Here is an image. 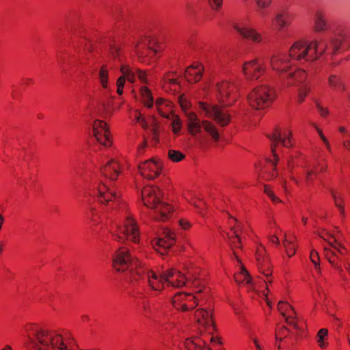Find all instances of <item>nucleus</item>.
<instances>
[{
	"mask_svg": "<svg viewBox=\"0 0 350 350\" xmlns=\"http://www.w3.org/2000/svg\"><path fill=\"white\" fill-rule=\"evenodd\" d=\"M228 231L226 232L229 241V244L233 251L237 265V271L234 273V278L235 282L241 286H245L249 291L256 293L258 296L265 299L269 306H271L268 300L269 293L267 279L265 278L260 281H254L247 270L243 265L239 256V250L242 247V243L240 239L241 225L234 217H229L228 219Z\"/></svg>",
	"mask_w": 350,
	"mask_h": 350,
	"instance_id": "f257e3e1",
	"label": "nucleus"
},
{
	"mask_svg": "<svg viewBox=\"0 0 350 350\" xmlns=\"http://www.w3.org/2000/svg\"><path fill=\"white\" fill-rule=\"evenodd\" d=\"M27 337L25 350H75V338L62 330H53L36 323H27L25 326Z\"/></svg>",
	"mask_w": 350,
	"mask_h": 350,
	"instance_id": "f03ea898",
	"label": "nucleus"
},
{
	"mask_svg": "<svg viewBox=\"0 0 350 350\" xmlns=\"http://www.w3.org/2000/svg\"><path fill=\"white\" fill-rule=\"evenodd\" d=\"M194 320L202 334L200 336L187 338L185 347L187 350H217L221 345L220 337L215 334V325L211 310L198 308L195 311Z\"/></svg>",
	"mask_w": 350,
	"mask_h": 350,
	"instance_id": "7ed1b4c3",
	"label": "nucleus"
},
{
	"mask_svg": "<svg viewBox=\"0 0 350 350\" xmlns=\"http://www.w3.org/2000/svg\"><path fill=\"white\" fill-rule=\"evenodd\" d=\"M270 139L272 142L271 157L265 159L259 163V166H256L258 170V178L267 181L273 180L278 176L276 166L279 159L278 155L279 144L286 148H291L294 145L291 126L286 124L276 128L271 134Z\"/></svg>",
	"mask_w": 350,
	"mask_h": 350,
	"instance_id": "20e7f679",
	"label": "nucleus"
},
{
	"mask_svg": "<svg viewBox=\"0 0 350 350\" xmlns=\"http://www.w3.org/2000/svg\"><path fill=\"white\" fill-rule=\"evenodd\" d=\"M291 60L285 53H278L271 55L269 62L271 70L284 77V85L287 88L298 86L308 78L307 71Z\"/></svg>",
	"mask_w": 350,
	"mask_h": 350,
	"instance_id": "39448f33",
	"label": "nucleus"
},
{
	"mask_svg": "<svg viewBox=\"0 0 350 350\" xmlns=\"http://www.w3.org/2000/svg\"><path fill=\"white\" fill-rule=\"evenodd\" d=\"M316 234L328 244V246L324 247L325 258L334 269L338 272H342L340 256L346 255L347 250L340 241V230L337 227L332 231L325 228H319L317 230Z\"/></svg>",
	"mask_w": 350,
	"mask_h": 350,
	"instance_id": "423d86ee",
	"label": "nucleus"
},
{
	"mask_svg": "<svg viewBox=\"0 0 350 350\" xmlns=\"http://www.w3.org/2000/svg\"><path fill=\"white\" fill-rule=\"evenodd\" d=\"M325 52L317 40L299 39L295 41L288 50L289 58L300 63H312L320 59Z\"/></svg>",
	"mask_w": 350,
	"mask_h": 350,
	"instance_id": "0eeeda50",
	"label": "nucleus"
},
{
	"mask_svg": "<svg viewBox=\"0 0 350 350\" xmlns=\"http://www.w3.org/2000/svg\"><path fill=\"white\" fill-rule=\"evenodd\" d=\"M276 97L274 88L269 84L262 83L256 85L249 92L247 102L252 109L260 110L271 106Z\"/></svg>",
	"mask_w": 350,
	"mask_h": 350,
	"instance_id": "6e6552de",
	"label": "nucleus"
},
{
	"mask_svg": "<svg viewBox=\"0 0 350 350\" xmlns=\"http://www.w3.org/2000/svg\"><path fill=\"white\" fill-rule=\"evenodd\" d=\"M124 211L123 220L117 226V229L113 236L118 242H124L126 240L138 243L140 240L139 226L133 215L126 209H122Z\"/></svg>",
	"mask_w": 350,
	"mask_h": 350,
	"instance_id": "1a4fd4ad",
	"label": "nucleus"
},
{
	"mask_svg": "<svg viewBox=\"0 0 350 350\" xmlns=\"http://www.w3.org/2000/svg\"><path fill=\"white\" fill-rule=\"evenodd\" d=\"M145 273H146L148 286L152 290L161 291L167 287L165 270L160 273L154 270L148 269L145 264L137 260L135 262V269L131 272L133 280H139Z\"/></svg>",
	"mask_w": 350,
	"mask_h": 350,
	"instance_id": "9d476101",
	"label": "nucleus"
},
{
	"mask_svg": "<svg viewBox=\"0 0 350 350\" xmlns=\"http://www.w3.org/2000/svg\"><path fill=\"white\" fill-rule=\"evenodd\" d=\"M208 289L205 286L196 288L192 293H176L172 299V304L176 310L186 312L194 308L201 298V293H207Z\"/></svg>",
	"mask_w": 350,
	"mask_h": 350,
	"instance_id": "9b49d317",
	"label": "nucleus"
},
{
	"mask_svg": "<svg viewBox=\"0 0 350 350\" xmlns=\"http://www.w3.org/2000/svg\"><path fill=\"white\" fill-rule=\"evenodd\" d=\"M267 72V65L260 57L245 61L241 66L242 75L248 82H256L262 79Z\"/></svg>",
	"mask_w": 350,
	"mask_h": 350,
	"instance_id": "f8f14e48",
	"label": "nucleus"
},
{
	"mask_svg": "<svg viewBox=\"0 0 350 350\" xmlns=\"http://www.w3.org/2000/svg\"><path fill=\"white\" fill-rule=\"evenodd\" d=\"M217 98L224 106H232L239 97L238 88L234 82L224 80L217 83Z\"/></svg>",
	"mask_w": 350,
	"mask_h": 350,
	"instance_id": "ddd939ff",
	"label": "nucleus"
},
{
	"mask_svg": "<svg viewBox=\"0 0 350 350\" xmlns=\"http://www.w3.org/2000/svg\"><path fill=\"white\" fill-rule=\"evenodd\" d=\"M97 198L102 204L109 205V203H113L119 209H126V202L122 199L120 193L114 187L100 184L98 187Z\"/></svg>",
	"mask_w": 350,
	"mask_h": 350,
	"instance_id": "4468645a",
	"label": "nucleus"
},
{
	"mask_svg": "<svg viewBox=\"0 0 350 350\" xmlns=\"http://www.w3.org/2000/svg\"><path fill=\"white\" fill-rule=\"evenodd\" d=\"M127 165V161L125 159L113 157L100 166L99 172L103 176L114 181L118 180Z\"/></svg>",
	"mask_w": 350,
	"mask_h": 350,
	"instance_id": "2eb2a0df",
	"label": "nucleus"
},
{
	"mask_svg": "<svg viewBox=\"0 0 350 350\" xmlns=\"http://www.w3.org/2000/svg\"><path fill=\"white\" fill-rule=\"evenodd\" d=\"M255 258L259 273L271 284L273 280L272 266L265 246L258 241L256 242Z\"/></svg>",
	"mask_w": 350,
	"mask_h": 350,
	"instance_id": "dca6fc26",
	"label": "nucleus"
},
{
	"mask_svg": "<svg viewBox=\"0 0 350 350\" xmlns=\"http://www.w3.org/2000/svg\"><path fill=\"white\" fill-rule=\"evenodd\" d=\"M163 164L158 157H152L139 163L138 172L143 178L147 180H154L162 173Z\"/></svg>",
	"mask_w": 350,
	"mask_h": 350,
	"instance_id": "f3484780",
	"label": "nucleus"
},
{
	"mask_svg": "<svg viewBox=\"0 0 350 350\" xmlns=\"http://www.w3.org/2000/svg\"><path fill=\"white\" fill-rule=\"evenodd\" d=\"M92 131L96 142L105 148L113 145V136L108 124L101 120H95L92 122Z\"/></svg>",
	"mask_w": 350,
	"mask_h": 350,
	"instance_id": "a211bd4d",
	"label": "nucleus"
},
{
	"mask_svg": "<svg viewBox=\"0 0 350 350\" xmlns=\"http://www.w3.org/2000/svg\"><path fill=\"white\" fill-rule=\"evenodd\" d=\"M176 242V232L169 228H164L159 237L152 239L151 245L157 252L164 255L175 245Z\"/></svg>",
	"mask_w": 350,
	"mask_h": 350,
	"instance_id": "6ab92c4d",
	"label": "nucleus"
},
{
	"mask_svg": "<svg viewBox=\"0 0 350 350\" xmlns=\"http://www.w3.org/2000/svg\"><path fill=\"white\" fill-rule=\"evenodd\" d=\"M199 107L204 112L206 117L213 119L219 125L225 126L230 123V113L217 105L200 102Z\"/></svg>",
	"mask_w": 350,
	"mask_h": 350,
	"instance_id": "aec40b11",
	"label": "nucleus"
},
{
	"mask_svg": "<svg viewBox=\"0 0 350 350\" xmlns=\"http://www.w3.org/2000/svg\"><path fill=\"white\" fill-rule=\"evenodd\" d=\"M132 262V256L129 250L125 247H120L112 255L111 266L117 272L126 271Z\"/></svg>",
	"mask_w": 350,
	"mask_h": 350,
	"instance_id": "412c9836",
	"label": "nucleus"
},
{
	"mask_svg": "<svg viewBox=\"0 0 350 350\" xmlns=\"http://www.w3.org/2000/svg\"><path fill=\"white\" fill-rule=\"evenodd\" d=\"M148 37L142 36L133 43V48L137 60L145 65H151L155 62V57L146 49Z\"/></svg>",
	"mask_w": 350,
	"mask_h": 350,
	"instance_id": "4be33fe9",
	"label": "nucleus"
},
{
	"mask_svg": "<svg viewBox=\"0 0 350 350\" xmlns=\"http://www.w3.org/2000/svg\"><path fill=\"white\" fill-rule=\"evenodd\" d=\"M142 200L145 206L154 209L163 200L161 190L155 185H146L141 192Z\"/></svg>",
	"mask_w": 350,
	"mask_h": 350,
	"instance_id": "5701e85b",
	"label": "nucleus"
},
{
	"mask_svg": "<svg viewBox=\"0 0 350 350\" xmlns=\"http://www.w3.org/2000/svg\"><path fill=\"white\" fill-rule=\"evenodd\" d=\"M232 27L245 40L256 44H261L263 42L262 34L254 27L239 23H234Z\"/></svg>",
	"mask_w": 350,
	"mask_h": 350,
	"instance_id": "b1692460",
	"label": "nucleus"
},
{
	"mask_svg": "<svg viewBox=\"0 0 350 350\" xmlns=\"http://www.w3.org/2000/svg\"><path fill=\"white\" fill-rule=\"evenodd\" d=\"M165 280L167 287L172 288H181L187 281L185 274L175 268L165 270Z\"/></svg>",
	"mask_w": 350,
	"mask_h": 350,
	"instance_id": "393cba45",
	"label": "nucleus"
},
{
	"mask_svg": "<svg viewBox=\"0 0 350 350\" xmlns=\"http://www.w3.org/2000/svg\"><path fill=\"white\" fill-rule=\"evenodd\" d=\"M153 210L156 214L155 219L161 221H168L176 211L173 204L163 200Z\"/></svg>",
	"mask_w": 350,
	"mask_h": 350,
	"instance_id": "a878e982",
	"label": "nucleus"
},
{
	"mask_svg": "<svg viewBox=\"0 0 350 350\" xmlns=\"http://www.w3.org/2000/svg\"><path fill=\"white\" fill-rule=\"evenodd\" d=\"M120 70L122 73V76L118 78L116 85L118 94L122 95L123 94L126 79L129 82L133 83H135V77L131 70V67L126 64H122L120 68Z\"/></svg>",
	"mask_w": 350,
	"mask_h": 350,
	"instance_id": "bb28decb",
	"label": "nucleus"
},
{
	"mask_svg": "<svg viewBox=\"0 0 350 350\" xmlns=\"http://www.w3.org/2000/svg\"><path fill=\"white\" fill-rule=\"evenodd\" d=\"M186 126L188 133L195 136L200 134L202 128V120H200L198 116L193 111L186 112Z\"/></svg>",
	"mask_w": 350,
	"mask_h": 350,
	"instance_id": "cd10ccee",
	"label": "nucleus"
},
{
	"mask_svg": "<svg viewBox=\"0 0 350 350\" xmlns=\"http://www.w3.org/2000/svg\"><path fill=\"white\" fill-rule=\"evenodd\" d=\"M204 72L202 63L196 62L188 66L185 72V78L190 83H196L200 81Z\"/></svg>",
	"mask_w": 350,
	"mask_h": 350,
	"instance_id": "c85d7f7f",
	"label": "nucleus"
},
{
	"mask_svg": "<svg viewBox=\"0 0 350 350\" xmlns=\"http://www.w3.org/2000/svg\"><path fill=\"white\" fill-rule=\"evenodd\" d=\"M278 308L287 323L293 325H296V313L288 303L286 301H280L278 304Z\"/></svg>",
	"mask_w": 350,
	"mask_h": 350,
	"instance_id": "c756f323",
	"label": "nucleus"
},
{
	"mask_svg": "<svg viewBox=\"0 0 350 350\" xmlns=\"http://www.w3.org/2000/svg\"><path fill=\"white\" fill-rule=\"evenodd\" d=\"M158 113L163 117L170 118L173 114V103L165 98H158L155 101Z\"/></svg>",
	"mask_w": 350,
	"mask_h": 350,
	"instance_id": "7c9ffc66",
	"label": "nucleus"
},
{
	"mask_svg": "<svg viewBox=\"0 0 350 350\" xmlns=\"http://www.w3.org/2000/svg\"><path fill=\"white\" fill-rule=\"evenodd\" d=\"M285 254L288 258L293 257L298 247L297 237L293 234H286L282 241Z\"/></svg>",
	"mask_w": 350,
	"mask_h": 350,
	"instance_id": "2f4dec72",
	"label": "nucleus"
},
{
	"mask_svg": "<svg viewBox=\"0 0 350 350\" xmlns=\"http://www.w3.org/2000/svg\"><path fill=\"white\" fill-rule=\"evenodd\" d=\"M326 168L327 165L324 163H318L316 166H307L303 170L306 185H310L316 178L317 174L325 172Z\"/></svg>",
	"mask_w": 350,
	"mask_h": 350,
	"instance_id": "473e14b6",
	"label": "nucleus"
},
{
	"mask_svg": "<svg viewBox=\"0 0 350 350\" xmlns=\"http://www.w3.org/2000/svg\"><path fill=\"white\" fill-rule=\"evenodd\" d=\"M293 19V14L283 11L276 14L273 19V24L278 29L288 27Z\"/></svg>",
	"mask_w": 350,
	"mask_h": 350,
	"instance_id": "72a5a7b5",
	"label": "nucleus"
},
{
	"mask_svg": "<svg viewBox=\"0 0 350 350\" xmlns=\"http://www.w3.org/2000/svg\"><path fill=\"white\" fill-rule=\"evenodd\" d=\"M180 83V78L174 73H167L163 79V87L166 91H178Z\"/></svg>",
	"mask_w": 350,
	"mask_h": 350,
	"instance_id": "f704fd0d",
	"label": "nucleus"
},
{
	"mask_svg": "<svg viewBox=\"0 0 350 350\" xmlns=\"http://www.w3.org/2000/svg\"><path fill=\"white\" fill-rule=\"evenodd\" d=\"M110 68L107 64H103L98 70V80L103 90H109L111 87Z\"/></svg>",
	"mask_w": 350,
	"mask_h": 350,
	"instance_id": "c9c22d12",
	"label": "nucleus"
},
{
	"mask_svg": "<svg viewBox=\"0 0 350 350\" xmlns=\"http://www.w3.org/2000/svg\"><path fill=\"white\" fill-rule=\"evenodd\" d=\"M184 198L197 209L200 215L203 217L204 216V211L206 208V205L202 200L193 196V193L189 191L184 193Z\"/></svg>",
	"mask_w": 350,
	"mask_h": 350,
	"instance_id": "e433bc0d",
	"label": "nucleus"
},
{
	"mask_svg": "<svg viewBox=\"0 0 350 350\" xmlns=\"http://www.w3.org/2000/svg\"><path fill=\"white\" fill-rule=\"evenodd\" d=\"M289 335L288 329L284 327H278L275 330V345L279 350L284 349L286 347V339Z\"/></svg>",
	"mask_w": 350,
	"mask_h": 350,
	"instance_id": "4c0bfd02",
	"label": "nucleus"
},
{
	"mask_svg": "<svg viewBox=\"0 0 350 350\" xmlns=\"http://www.w3.org/2000/svg\"><path fill=\"white\" fill-rule=\"evenodd\" d=\"M314 31L315 32L325 31L327 29V23L325 19V14L321 10H318L314 14Z\"/></svg>",
	"mask_w": 350,
	"mask_h": 350,
	"instance_id": "58836bf2",
	"label": "nucleus"
},
{
	"mask_svg": "<svg viewBox=\"0 0 350 350\" xmlns=\"http://www.w3.org/2000/svg\"><path fill=\"white\" fill-rule=\"evenodd\" d=\"M152 116L144 117L140 111L134 109L130 112V118L133 120L135 124L140 125L143 129H148L151 121L149 120Z\"/></svg>",
	"mask_w": 350,
	"mask_h": 350,
	"instance_id": "ea45409f",
	"label": "nucleus"
},
{
	"mask_svg": "<svg viewBox=\"0 0 350 350\" xmlns=\"http://www.w3.org/2000/svg\"><path fill=\"white\" fill-rule=\"evenodd\" d=\"M139 97L142 103L148 108L154 105V99L151 90L147 85H142L139 88Z\"/></svg>",
	"mask_w": 350,
	"mask_h": 350,
	"instance_id": "a19ab883",
	"label": "nucleus"
},
{
	"mask_svg": "<svg viewBox=\"0 0 350 350\" xmlns=\"http://www.w3.org/2000/svg\"><path fill=\"white\" fill-rule=\"evenodd\" d=\"M87 219L94 225H98L103 222L105 214L100 209L90 208L86 213Z\"/></svg>",
	"mask_w": 350,
	"mask_h": 350,
	"instance_id": "79ce46f5",
	"label": "nucleus"
},
{
	"mask_svg": "<svg viewBox=\"0 0 350 350\" xmlns=\"http://www.w3.org/2000/svg\"><path fill=\"white\" fill-rule=\"evenodd\" d=\"M327 84L334 90L345 91L346 89L342 79L337 75H330L327 79Z\"/></svg>",
	"mask_w": 350,
	"mask_h": 350,
	"instance_id": "37998d69",
	"label": "nucleus"
},
{
	"mask_svg": "<svg viewBox=\"0 0 350 350\" xmlns=\"http://www.w3.org/2000/svg\"><path fill=\"white\" fill-rule=\"evenodd\" d=\"M202 128L214 141L217 142L219 139L220 135L213 122L208 120H202Z\"/></svg>",
	"mask_w": 350,
	"mask_h": 350,
	"instance_id": "c03bdc74",
	"label": "nucleus"
},
{
	"mask_svg": "<svg viewBox=\"0 0 350 350\" xmlns=\"http://www.w3.org/2000/svg\"><path fill=\"white\" fill-rule=\"evenodd\" d=\"M317 342L318 346L325 349L328 347V330L326 328H321L319 330L317 334Z\"/></svg>",
	"mask_w": 350,
	"mask_h": 350,
	"instance_id": "a18cd8bd",
	"label": "nucleus"
},
{
	"mask_svg": "<svg viewBox=\"0 0 350 350\" xmlns=\"http://www.w3.org/2000/svg\"><path fill=\"white\" fill-rule=\"evenodd\" d=\"M149 120L151 121V123L150 124L149 128L148 129H150L152 133L151 143L154 146L159 142V124L154 118H150Z\"/></svg>",
	"mask_w": 350,
	"mask_h": 350,
	"instance_id": "49530a36",
	"label": "nucleus"
},
{
	"mask_svg": "<svg viewBox=\"0 0 350 350\" xmlns=\"http://www.w3.org/2000/svg\"><path fill=\"white\" fill-rule=\"evenodd\" d=\"M310 259L314 265V268L317 274V279L321 277V268L320 265V257L319 253L315 250H312L310 254Z\"/></svg>",
	"mask_w": 350,
	"mask_h": 350,
	"instance_id": "de8ad7c7",
	"label": "nucleus"
},
{
	"mask_svg": "<svg viewBox=\"0 0 350 350\" xmlns=\"http://www.w3.org/2000/svg\"><path fill=\"white\" fill-rule=\"evenodd\" d=\"M280 183L285 192H288L291 188V183L293 182L298 184L297 180L292 176H287L286 174H282L279 178Z\"/></svg>",
	"mask_w": 350,
	"mask_h": 350,
	"instance_id": "09e8293b",
	"label": "nucleus"
},
{
	"mask_svg": "<svg viewBox=\"0 0 350 350\" xmlns=\"http://www.w3.org/2000/svg\"><path fill=\"white\" fill-rule=\"evenodd\" d=\"M131 70L133 72V75L135 77V82L136 81V79H138V80L143 84L144 85H146L149 84V79L148 78V74L146 71L142 70L138 68H133L131 67Z\"/></svg>",
	"mask_w": 350,
	"mask_h": 350,
	"instance_id": "8fccbe9b",
	"label": "nucleus"
},
{
	"mask_svg": "<svg viewBox=\"0 0 350 350\" xmlns=\"http://www.w3.org/2000/svg\"><path fill=\"white\" fill-rule=\"evenodd\" d=\"M148 49L154 53V56L162 53L164 51L163 45L157 40L151 42L149 39L148 40Z\"/></svg>",
	"mask_w": 350,
	"mask_h": 350,
	"instance_id": "3c124183",
	"label": "nucleus"
},
{
	"mask_svg": "<svg viewBox=\"0 0 350 350\" xmlns=\"http://www.w3.org/2000/svg\"><path fill=\"white\" fill-rule=\"evenodd\" d=\"M167 157L171 161L178 163L185 159V154L179 150L170 149L168 150Z\"/></svg>",
	"mask_w": 350,
	"mask_h": 350,
	"instance_id": "603ef678",
	"label": "nucleus"
},
{
	"mask_svg": "<svg viewBox=\"0 0 350 350\" xmlns=\"http://www.w3.org/2000/svg\"><path fill=\"white\" fill-rule=\"evenodd\" d=\"M264 193L274 204H278L282 202V200H280V198L275 194L272 188L269 185H265L264 186Z\"/></svg>",
	"mask_w": 350,
	"mask_h": 350,
	"instance_id": "864d4df0",
	"label": "nucleus"
},
{
	"mask_svg": "<svg viewBox=\"0 0 350 350\" xmlns=\"http://www.w3.org/2000/svg\"><path fill=\"white\" fill-rule=\"evenodd\" d=\"M172 128L174 135H179L182 130V121L178 116H172Z\"/></svg>",
	"mask_w": 350,
	"mask_h": 350,
	"instance_id": "5fc2aeb1",
	"label": "nucleus"
},
{
	"mask_svg": "<svg viewBox=\"0 0 350 350\" xmlns=\"http://www.w3.org/2000/svg\"><path fill=\"white\" fill-rule=\"evenodd\" d=\"M332 196L334 200L336 206L339 208L340 213L344 214V202L340 193L336 191H332Z\"/></svg>",
	"mask_w": 350,
	"mask_h": 350,
	"instance_id": "6e6d98bb",
	"label": "nucleus"
},
{
	"mask_svg": "<svg viewBox=\"0 0 350 350\" xmlns=\"http://www.w3.org/2000/svg\"><path fill=\"white\" fill-rule=\"evenodd\" d=\"M178 102L182 110L185 112V115L186 112L191 111L189 109L191 107V103L185 95H180L178 98Z\"/></svg>",
	"mask_w": 350,
	"mask_h": 350,
	"instance_id": "4d7b16f0",
	"label": "nucleus"
},
{
	"mask_svg": "<svg viewBox=\"0 0 350 350\" xmlns=\"http://www.w3.org/2000/svg\"><path fill=\"white\" fill-rule=\"evenodd\" d=\"M309 92L310 89L308 87L304 86L300 88L296 97V102L299 104L302 103L307 97Z\"/></svg>",
	"mask_w": 350,
	"mask_h": 350,
	"instance_id": "13d9d810",
	"label": "nucleus"
},
{
	"mask_svg": "<svg viewBox=\"0 0 350 350\" xmlns=\"http://www.w3.org/2000/svg\"><path fill=\"white\" fill-rule=\"evenodd\" d=\"M314 299L319 303H322L326 299L325 291L320 286H317L316 291L313 294Z\"/></svg>",
	"mask_w": 350,
	"mask_h": 350,
	"instance_id": "bf43d9fd",
	"label": "nucleus"
},
{
	"mask_svg": "<svg viewBox=\"0 0 350 350\" xmlns=\"http://www.w3.org/2000/svg\"><path fill=\"white\" fill-rule=\"evenodd\" d=\"M281 234L282 230L279 228H276L273 231V234L269 236V242L275 246H278L280 245L279 237Z\"/></svg>",
	"mask_w": 350,
	"mask_h": 350,
	"instance_id": "052dcab7",
	"label": "nucleus"
},
{
	"mask_svg": "<svg viewBox=\"0 0 350 350\" xmlns=\"http://www.w3.org/2000/svg\"><path fill=\"white\" fill-rule=\"evenodd\" d=\"M178 226L183 230H189L192 226V223L186 218H181L178 221Z\"/></svg>",
	"mask_w": 350,
	"mask_h": 350,
	"instance_id": "680f3d73",
	"label": "nucleus"
},
{
	"mask_svg": "<svg viewBox=\"0 0 350 350\" xmlns=\"http://www.w3.org/2000/svg\"><path fill=\"white\" fill-rule=\"evenodd\" d=\"M256 1L257 8L260 10H263L269 8L271 4L272 0H254Z\"/></svg>",
	"mask_w": 350,
	"mask_h": 350,
	"instance_id": "e2e57ef3",
	"label": "nucleus"
},
{
	"mask_svg": "<svg viewBox=\"0 0 350 350\" xmlns=\"http://www.w3.org/2000/svg\"><path fill=\"white\" fill-rule=\"evenodd\" d=\"M211 8L213 10H219L223 4V0H207Z\"/></svg>",
	"mask_w": 350,
	"mask_h": 350,
	"instance_id": "0e129e2a",
	"label": "nucleus"
},
{
	"mask_svg": "<svg viewBox=\"0 0 350 350\" xmlns=\"http://www.w3.org/2000/svg\"><path fill=\"white\" fill-rule=\"evenodd\" d=\"M187 274L191 275H195L198 274L200 272V268L197 267H193V265H187L185 267Z\"/></svg>",
	"mask_w": 350,
	"mask_h": 350,
	"instance_id": "69168bd1",
	"label": "nucleus"
},
{
	"mask_svg": "<svg viewBox=\"0 0 350 350\" xmlns=\"http://www.w3.org/2000/svg\"><path fill=\"white\" fill-rule=\"evenodd\" d=\"M317 108L320 115L323 117H327L329 114V109L327 107L322 106L321 104H317Z\"/></svg>",
	"mask_w": 350,
	"mask_h": 350,
	"instance_id": "338daca9",
	"label": "nucleus"
},
{
	"mask_svg": "<svg viewBox=\"0 0 350 350\" xmlns=\"http://www.w3.org/2000/svg\"><path fill=\"white\" fill-rule=\"evenodd\" d=\"M111 53L114 58L118 59L119 61H122L120 59V48L118 46H113L111 48Z\"/></svg>",
	"mask_w": 350,
	"mask_h": 350,
	"instance_id": "774afa93",
	"label": "nucleus"
}]
</instances>
